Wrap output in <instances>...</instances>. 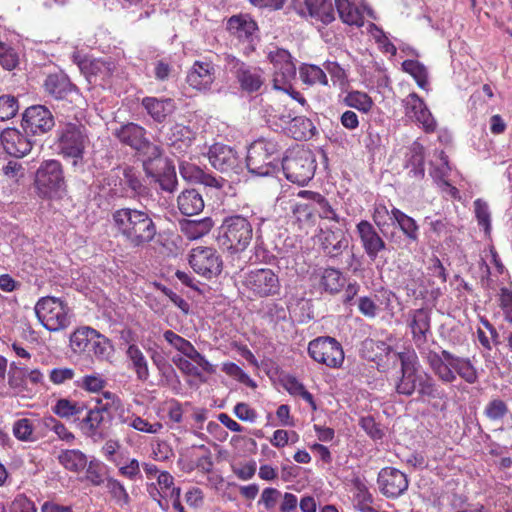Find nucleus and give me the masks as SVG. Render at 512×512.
Returning <instances> with one entry per match:
<instances>
[{
    "label": "nucleus",
    "instance_id": "6",
    "mask_svg": "<svg viewBox=\"0 0 512 512\" xmlns=\"http://www.w3.org/2000/svg\"><path fill=\"white\" fill-rule=\"evenodd\" d=\"M253 236L251 223L241 215L226 217L220 227L219 243L232 252H242Z\"/></svg>",
    "mask_w": 512,
    "mask_h": 512
},
{
    "label": "nucleus",
    "instance_id": "32",
    "mask_svg": "<svg viewBox=\"0 0 512 512\" xmlns=\"http://www.w3.org/2000/svg\"><path fill=\"white\" fill-rule=\"evenodd\" d=\"M320 287L329 294H337L346 284L342 272L336 268L328 267L318 272Z\"/></svg>",
    "mask_w": 512,
    "mask_h": 512
},
{
    "label": "nucleus",
    "instance_id": "41",
    "mask_svg": "<svg viewBox=\"0 0 512 512\" xmlns=\"http://www.w3.org/2000/svg\"><path fill=\"white\" fill-rule=\"evenodd\" d=\"M214 223L211 218L206 217L201 220H189L181 224L182 232L189 239H198L210 232Z\"/></svg>",
    "mask_w": 512,
    "mask_h": 512
},
{
    "label": "nucleus",
    "instance_id": "22",
    "mask_svg": "<svg viewBox=\"0 0 512 512\" xmlns=\"http://www.w3.org/2000/svg\"><path fill=\"white\" fill-rule=\"evenodd\" d=\"M318 241L324 254L330 258L339 257L349 246V239L341 229H320Z\"/></svg>",
    "mask_w": 512,
    "mask_h": 512
},
{
    "label": "nucleus",
    "instance_id": "39",
    "mask_svg": "<svg viewBox=\"0 0 512 512\" xmlns=\"http://www.w3.org/2000/svg\"><path fill=\"white\" fill-rule=\"evenodd\" d=\"M120 422L127 424L129 427L147 434H158L163 429L161 422H149L140 416L132 414L131 416H119Z\"/></svg>",
    "mask_w": 512,
    "mask_h": 512
},
{
    "label": "nucleus",
    "instance_id": "18",
    "mask_svg": "<svg viewBox=\"0 0 512 512\" xmlns=\"http://www.w3.org/2000/svg\"><path fill=\"white\" fill-rule=\"evenodd\" d=\"M405 116L423 126L427 131H434L436 122L426 106L424 100L415 92L410 93L402 100Z\"/></svg>",
    "mask_w": 512,
    "mask_h": 512
},
{
    "label": "nucleus",
    "instance_id": "26",
    "mask_svg": "<svg viewBox=\"0 0 512 512\" xmlns=\"http://www.w3.org/2000/svg\"><path fill=\"white\" fill-rule=\"evenodd\" d=\"M299 14L304 17L310 16L325 25L335 20L331 0H305V10H300Z\"/></svg>",
    "mask_w": 512,
    "mask_h": 512
},
{
    "label": "nucleus",
    "instance_id": "11",
    "mask_svg": "<svg viewBox=\"0 0 512 512\" xmlns=\"http://www.w3.org/2000/svg\"><path fill=\"white\" fill-rule=\"evenodd\" d=\"M36 187L44 197H52L65 186L62 165L57 160L44 161L36 172Z\"/></svg>",
    "mask_w": 512,
    "mask_h": 512
},
{
    "label": "nucleus",
    "instance_id": "49",
    "mask_svg": "<svg viewBox=\"0 0 512 512\" xmlns=\"http://www.w3.org/2000/svg\"><path fill=\"white\" fill-rule=\"evenodd\" d=\"M122 181L134 195L143 196L147 193V188L143 184L140 174L132 167L124 168Z\"/></svg>",
    "mask_w": 512,
    "mask_h": 512
},
{
    "label": "nucleus",
    "instance_id": "12",
    "mask_svg": "<svg viewBox=\"0 0 512 512\" xmlns=\"http://www.w3.org/2000/svg\"><path fill=\"white\" fill-rule=\"evenodd\" d=\"M243 285L257 297L274 296L280 291L278 275L268 268L254 269L246 273Z\"/></svg>",
    "mask_w": 512,
    "mask_h": 512
},
{
    "label": "nucleus",
    "instance_id": "8",
    "mask_svg": "<svg viewBox=\"0 0 512 512\" xmlns=\"http://www.w3.org/2000/svg\"><path fill=\"white\" fill-rule=\"evenodd\" d=\"M35 314L47 330L57 332L70 324L67 305L56 297H42L35 305Z\"/></svg>",
    "mask_w": 512,
    "mask_h": 512
},
{
    "label": "nucleus",
    "instance_id": "14",
    "mask_svg": "<svg viewBox=\"0 0 512 512\" xmlns=\"http://www.w3.org/2000/svg\"><path fill=\"white\" fill-rule=\"evenodd\" d=\"M227 68L235 75L243 91L253 93L264 84L263 71L259 67L248 65L232 55H227Z\"/></svg>",
    "mask_w": 512,
    "mask_h": 512
},
{
    "label": "nucleus",
    "instance_id": "47",
    "mask_svg": "<svg viewBox=\"0 0 512 512\" xmlns=\"http://www.w3.org/2000/svg\"><path fill=\"white\" fill-rule=\"evenodd\" d=\"M104 421V414L100 412L96 407L90 409L87 415L82 420V430L88 437H95L98 435V429Z\"/></svg>",
    "mask_w": 512,
    "mask_h": 512
},
{
    "label": "nucleus",
    "instance_id": "54",
    "mask_svg": "<svg viewBox=\"0 0 512 512\" xmlns=\"http://www.w3.org/2000/svg\"><path fill=\"white\" fill-rule=\"evenodd\" d=\"M42 422L43 426L46 429L53 431L57 435L58 439L65 441L67 443H70L74 440L75 437L73 433L70 432L63 423H61L54 417H44Z\"/></svg>",
    "mask_w": 512,
    "mask_h": 512
},
{
    "label": "nucleus",
    "instance_id": "21",
    "mask_svg": "<svg viewBox=\"0 0 512 512\" xmlns=\"http://www.w3.org/2000/svg\"><path fill=\"white\" fill-rule=\"evenodd\" d=\"M148 491L154 501L163 511H168V497L181 493V488L174 485V477L167 471H162L157 476V486L151 484Z\"/></svg>",
    "mask_w": 512,
    "mask_h": 512
},
{
    "label": "nucleus",
    "instance_id": "13",
    "mask_svg": "<svg viewBox=\"0 0 512 512\" xmlns=\"http://www.w3.org/2000/svg\"><path fill=\"white\" fill-rule=\"evenodd\" d=\"M189 264L199 275L211 279L218 276L223 267L220 254L215 248L198 246L191 250Z\"/></svg>",
    "mask_w": 512,
    "mask_h": 512
},
{
    "label": "nucleus",
    "instance_id": "60",
    "mask_svg": "<svg viewBox=\"0 0 512 512\" xmlns=\"http://www.w3.org/2000/svg\"><path fill=\"white\" fill-rule=\"evenodd\" d=\"M156 181L162 190L172 193L177 187V176L174 167L166 166L161 174L157 176Z\"/></svg>",
    "mask_w": 512,
    "mask_h": 512
},
{
    "label": "nucleus",
    "instance_id": "58",
    "mask_svg": "<svg viewBox=\"0 0 512 512\" xmlns=\"http://www.w3.org/2000/svg\"><path fill=\"white\" fill-rule=\"evenodd\" d=\"M222 371L230 377H233L237 381L249 386L256 387V383L250 378V376L244 372L237 364L233 362H226L222 365Z\"/></svg>",
    "mask_w": 512,
    "mask_h": 512
},
{
    "label": "nucleus",
    "instance_id": "24",
    "mask_svg": "<svg viewBox=\"0 0 512 512\" xmlns=\"http://www.w3.org/2000/svg\"><path fill=\"white\" fill-rule=\"evenodd\" d=\"M196 133L188 126L176 123L165 135V141L174 155H183L195 140Z\"/></svg>",
    "mask_w": 512,
    "mask_h": 512
},
{
    "label": "nucleus",
    "instance_id": "36",
    "mask_svg": "<svg viewBox=\"0 0 512 512\" xmlns=\"http://www.w3.org/2000/svg\"><path fill=\"white\" fill-rule=\"evenodd\" d=\"M391 220L396 223L402 233L410 242H417L419 239V226L417 222L400 209L393 207L391 209Z\"/></svg>",
    "mask_w": 512,
    "mask_h": 512
},
{
    "label": "nucleus",
    "instance_id": "50",
    "mask_svg": "<svg viewBox=\"0 0 512 512\" xmlns=\"http://www.w3.org/2000/svg\"><path fill=\"white\" fill-rule=\"evenodd\" d=\"M106 489L113 498V500L121 507L128 505L130 496L125 489L124 485L117 479L108 477L105 483Z\"/></svg>",
    "mask_w": 512,
    "mask_h": 512
},
{
    "label": "nucleus",
    "instance_id": "59",
    "mask_svg": "<svg viewBox=\"0 0 512 512\" xmlns=\"http://www.w3.org/2000/svg\"><path fill=\"white\" fill-rule=\"evenodd\" d=\"M203 170L193 163L181 161L179 163V173L181 177L190 183H199L203 177Z\"/></svg>",
    "mask_w": 512,
    "mask_h": 512
},
{
    "label": "nucleus",
    "instance_id": "57",
    "mask_svg": "<svg viewBox=\"0 0 512 512\" xmlns=\"http://www.w3.org/2000/svg\"><path fill=\"white\" fill-rule=\"evenodd\" d=\"M13 434L20 441H34L33 424L31 420L22 418L14 422Z\"/></svg>",
    "mask_w": 512,
    "mask_h": 512
},
{
    "label": "nucleus",
    "instance_id": "31",
    "mask_svg": "<svg viewBox=\"0 0 512 512\" xmlns=\"http://www.w3.org/2000/svg\"><path fill=\"white\" fill-rule=\"evenodd\" d=\"M145 134V129L135 123L123 125L115 132L116 137L121 143L135 150L141 149L143 146V143L147 139Z\"/></svg>",
    "mask_w": 512,
    "mask_h": 512
},
{
    "label": "nucleus",
    "instance_id": "7",
    "mask_svg": "<svg viewBox=\"0 0 512 512\" xmlns=\"http://www.w3.org/2000/svg\"><path fill=\"white\" fill-rule=\"evenodd\" d=\"M286 178L298 185L307 184L314 176L316 160L313 153L304 147L292 150L282 160Z\"/></svg>",
    "mask_w": 512,
    "mask_h": 512
},
{
    "label": "nucleus",
    "instance_id": "15",
    "mask_svg": "<svg viewBox=\"0 0 512 512\" xmlns=\"http://www.w3.org/2000/svg\"><path fill=\"white\" fill-rule=\"evenodd\" d=\"M406 324L412 341L419 350H424L431 331V311L427 308L412 309L407 313Z\"/></svg>",
    "mask_w": 512,
    "mask_h": 512
},
{
    "label": "nucleus",
    "instance_id": "35",
    "mask_svg": "<svg viewBox=\"0 0 512 512\" xmlns=\"http://www.w3.org/2000/svg\"><path fill=\"white\" fill-rule=\"evenodd\" d=\"M96 333L97 330L89 326H82L77 328L70 335L69 339L72 351L77 354L88 353Z\"/></svg>",
    "mask_w": 512,
    "mask_h": 512
},
{
    "label": "nucleus",
    "instance_id": "16",
    "mask_svg": "<svg viewBox=\"0 0 512 512\" xmlns=\"http://www.w3.org/2000/svg\"><path fill=\"white\" fill-rule=\"evenodd\" d=\"M216 65L209 59L196 60L186 76V83L194 90L208 92L216 80Z\"/></svg>",
    "mask_w": 512,
    "mask_h": 512
},
{
    "label": "nucleus",
    "instance_id": "52",
    "mask_svg": "<svg viewBox=\"0 0 512 512\" xmlns=\"http://www.w3.org/2000/svg\"><path fill=\"white\" fill-rule=\"evenodd\" d=\"M112 351L109 339L97 331L88 353H92L98 359L106 360L110 357Z\"/></svg>",
    "mask_w": 512,
    "mask_h": 512
},
{
    "label": "nucleus",
    "instance_id": "27",
    "mask_svg": "<svg viewBox=\"0 0 512 512\" xmlns=\"http://www.w3.org/2000/svg\"><path fill=\"white\" fill-rule=\"evenodd\" d=\"M43 87L48 95L57 100L65 99L69 94L76 91V87L70 82L69 78L61 73L48 75Z\"/></svg>",
    "mask_w": 512,
    "mask_h": 512
},
{
    "label": "nucleus",
    "instance_id": "53",
    "mask_svg": "<svg viewBox=\"0 0 512 512\" xmlns=\"http://www.w3.org/2000/svg\"><path fill=\"white\" fill-rule=\"evenodd\" d=\"M53 412L61 418H70L78 415L82 412V406L67 398H61L57 400L56 404L52 408Z\"/></svg>",
    "mask_w": 512,
    "mask_h": 512
},
{
    "label": "nucleus",
    "instance_id": "19",
    "mask_svg": "<svg viewBox=\"0 0 512 512\" xmlns=\"http://www.w3.org/2000/svg\"><path fill=\"white\" fill-rule=\"evenodd\" d=\"M378 486L383 495L397 498L408 488V479L400 470L393 467H385L378 474Z\"/></svg>",
    "mask_w": 512,
    "mask_h": 512
},
{
    "label": "nucleus",
    "instance_id": "20",
    "mask_svg": "<svg viewBox=\"0 0 512 512\" xmlns=\"http://www.w3.org/2000/svg\"><path fill=\"white\" fill-rule=\"evenodd\" d=\"M356 231L366 255L374 261L379 252L386 249L385 241L367 220H361L356 225Z\"/></svg>",
    "mask_w": 512,
    "mask_h": 512
},
{
    "label": "nucleus",
    "instance_id": "9",
    "mask_svg": "<svg viewBox=\"0 0 512 512\" xmlns=\"http://www.w3.org/2000/svg\"><path fill=\"white\" fill-rule=\"evenodd\" d=\"M308 354L314 361L330 368H339L344 362V351L341 344L328 336L310 341Z\"/></svg>",
    "mask_w": 512,
    "mask_h": 512
},
{
    "label": "nucleus",
    "instance_id": "44",
    "mask_svg": "<svg viewBox=\"0 0 512 512\" xmlns=\"http://www.w3.org/2000/svg\"><path fill=\"white\" fill-rule=\"evenodd\" d=\"M402 67L405 72L409 73L414 78L421 89L428 90V71L422 63L409 59L402 63Z\"/></svg>",
    "mask_w": 512,
    "mask_h": 512
},
{
    "label": "nucleus",
    "instance_id": "63",
    "mask_svg": "<svg viewBox=\"0 0 512 512\" xmlns=\"http://www.w3.org/2000/svg\"><path fill=\"white\" fill-rule=\"evenodd\" d=\"M115 465L119 468V474L129 480H136L141 476L140 463L135 458L128 459L125 463L115 462Z\"/></svg>",
    "mask_w": 512,
    "mask_h": 512
},
{
    "label": "nucleus",
    "instance_id": "2",
    "mask_svg": "<svg viewBox=\"0 0 512 512\" xmlns=\"http://www.w3.org/2000/svg\"><path fill=\"white\" fill-rule=\"evenodd\" d=\"M395 356L401 362V376L395 383V390L398 394L411 396L416 392L419 399L439 398L438 385L431 375L419 370L416 356L400 352L395 353Z\"/></svg>",
    "mask_w": 512,
    "mask_h": 512
},
{
    "label": "nucleus",
    "instance_id": "56",
    "mask_svg": "<svg viewBox=\"0 0 512 512\" xmlns=\"http://www.w3.org/2000/svg\"><path fill=\"white\" fill-rule=\"evenodd\" d=\"M19 64V55L15 49L5 43L0 42V65L11 71Z\"/></svg>",
    "mask_w": 512,
    "mask_h": 512
},
{
    "label": "nucleus",
    "instance_id": "30",
    "mask_svg": "<svg viewBox=\"0 0 512 512\" xmlns=\"http://www.w3.org/2000/svg\"><path fill=\"white\" fill-rule=\"evenodd\" d=\"M227 29L240 40H252L257 30L256 22L249 15H235L227 22Z\"/></svg>",
    "mask_w": 512,
    "mask_h": 512
},
{
    "label": "nucleus",
    "instance_id": "40",
    "mask_svg": "<svg viewBox=\"0 0 512 512\" xmlns=\"http://www.w3.org/2000/svg\"><path fill=\"white\" fill-rule=\"evenodd\" d=\"M59 462L69 471H83L88 463L87 456L80 450L72 449L63 451L59 457Z\"/></svg>",
    "mask_w": 512,
    "mask_h": 512
},
{
    "label": "nucleus",
    "instance_id": "17",
    "mask_svg": "<svg viewBox=\"0 0 512 512\" xmlns=\"http://www.w3.org/2000/svg\"><path fill=\"white\" fill-rule=\"evenodd\" d=\"M21 125L26 133L38 135L50 131L55 122L48 108L42 105H33L23 113Z\"/></svg>",
    "mask_w": 512,
    "mask_h": 512
},
{
    "label": "nucleus",
    "instance_id": "4",
    "mask_svg": "<svg viewBox=\"0 0 512 512\" xmlns=\"http://www.w3.org/2000/svg\"><path fill=\"white\" fill-rule=\"evenodd\" d=\"M89 143L87 129L82 124L66 123L57 131L59 154L71 162L74 172H84V152Z\"/></svg>",
    "mask_w": 512,
    "mask_h": 512
},
{
    "label": "nucleus",
    "instance_id": "34",
    "mask_svg": "<svg viewBox=\"0 0 512 512\" xmlns=\"http://www.w3.org/2000/svg\"><path fill=\"white\" fill-rule=\"evenodd\" d=\"M142 105L147 113L157 122H162L175 108L174 102L170 98L145 97L142 100Z\"/></svg>",
    "mask_w": 512,
    "mask_h": 512
},
{
    "label": "nucleus",
    "instance_id": "51",
    "mask_svg": "<svg viewBox=\"0 0 512 512\" xmlns=\"http://www.w3.org/2000/svg\"><path fill=\"white\" fill-rule=\"evenodd\" d=\"M509 412L508 405L500 398L490 400L483 411V414L493 422L502 420Z\"/></svg>",
    "mask_w": 512,
    "mask_h": 512
},
{
    "label": "nucleus",
    "instance_id": "5",
    "mask_svg": "<svg viewBox=\"0 0 512 512\" xmlns=\"http://www.w3.org/2000/svg\"><path fill=\"white\" fill-rule=\"evenodd\" d=\"M280 154L277 143L260 139L248 149L246 165L250 173L256 176H268L279 167Z\"/></svg>",
    "mask_w": 512,
    "mask_h": 512
},
{
    "label": "nucleus",
    "instance_id": "55",
    "mask_svg": "<svg viewBox=\"0 0 512 512\" xmlns=\"http://www.w3.org/2000/svg\"><path fill=\"white\" fill-rule=\"evenodd\" d=\"M19 110L18 99L12 95L0 96V121L13 118Z\"/></svg>",
    "mask_w": 512,
    "mask_h": 512
},
{
    "label": "nucleus",
    "instance_id": "48",
    "mask_svg": "<svg viewBox=\"0 0 512 512\" xmlns=\"http://www.w3.org/2000/svg\"><path fill=\"white\" fill-rule=\"evenodd\" d=\"M77 387L89 392L98 393L107 385L106 379L99 373L87 374L75 381Z\"/></svg>",
    "mask_w": 512,
    "mask_h": 512
},
{
    "label": "nucleus",
    "instance_id": "25",
    "mask_svg": "<svg viewBox=\"0 0 512 512\" xmlns=\"http://www.w3.org/2000/svg\"><path fill=\"white\" fill-rule=\"evenodd\" d=\"M210 164L223 173L234 170L238 165L236 152L228 145L222 143L213 144L208 151Z\"/></svg>",
    "mask_w": 512,
    "mask_h": 512
},
{
    "label": "nucleus",
    "instance_id": "33",
    "mask_svg": "<svg viewBox=\"0 0 512 512\" xmlns=\"http://www.w3.org/2000/svg\"><path fill=\"white\" fill-rule=\"evenodd\" d=\"M406 158L405 166L409 169L408 175L417 180L422 179L425 175L424 147L420 143L414 142L409 147Z\"/></svg>",
    "mask_w": 512,
    "mask_h": 512
},
{
    "label": "nucleus",
    "instance_id": "29",
    "mask_svg": "<svg viewBox=\"0 0 512 512\" xmlns=\"http://www.w3.org/2000/svg\"><path fill=\"white\" fill-rule=\"evenodd\" d=\"M284 123H290L289 132L296 140L309 139L315 134L312 121L303 116H293L292 113L279 117Z\"/></svg>",
    "mask_w": 512,
    "mask_h": 512
},
{
    "label": "nucleus",
    "instance_id": "46",
    "mask_svg": "<svg viewBox=\"0 0 512 512\" xmlns=\"http://www.w3.org/2000/svg\"><path fill=\"white\" fill-rule=\"evenodd\" d=\"M344 103L347 106L357 109L363 113H368L373 106L371 97L367 93L361 91L349 92L344 98Z\"/></svg>",
    "mask_w": 512,
    "mask_h": 512
},
{
    "label": "nucleus",
    "instance_id": "61",
    "mask_svg": "<svg viewBox=\"0 0 512 512\" xmlns=\"http://www.w3.org/2000/svg\"><path fill=\"white\" fill-rule=\"evenodd\" d=\"M372 220L380 231L384 232L386 226H388V220H391V210L382 202L375 203L372 212Z\"/></svg>",
    "mask_w": 512,
    "mask_h": 512
},
{
    "label": "nucleus",
    "instance_id": "45",
    "mask_svg": "<svg viewBox=\"0 0 512 512\" xmlns=\"http://www.w3.org/2000/svg\"><path fill=\"white\" fill-rule=\"evenodd\" d=\"M301 80L308 85H327L328 79L323 69L316 65L305 64L299 71Z\"/></svg>",
    "mask_w": 512,
    "mask_h": 512
},
{
    "label": "nucleus",
    "instance_id": "62",
    "mask_svg": "<svg viewBox=\"0 0 512 512\" xmlns=\"http://www.w3.org/2000/svg\"><path fill=\"white\" fill-rule=\"evenodd\" d=\"M163 337L174 349L182 353L184 356L187 355L193 346L190 341L176 334L172 330H166L163 333Z\"/></svg>",
    "mask_w": 512,
    "mask_h": 512
},
{
    "label": "nucleus",
    "instance_id": "10",
    "mask_svg": "<svg viewBox=\"0 0 512 512\" xmlns=\"http://www.w3.org/2000/svg\"><path fill=\"white\" fill-rule=\"evenodd\" d=\"M270 62L274 66L272 84L275 90L289 92L291 82L296 76V66L290 53L285 49L277 48L268 54Z\"/></svg>",
    "mask_w": 512,
    "mask_h": 512
},
{
    "label": "nucleus",
    "instance_id": "64",
    "mask_svg": "<svg viewBox=\"0 0 512 512\" xmlns=\"http://www.w3.org/2000/svg\"><path fill=\"white\" fill-rule=\"evenodd\" d=\"M303 201L295 202L292 211L299 221H308L315 214V206L313 201L302 198Z\"/></svg>",
    "mask_w": 512,
    "mask_h": 512
},
{
    "label": "nucleus",
    "instance_id": "3",
    "mask_svg": "<svg viewBox=\"0 0 512 512\" xmlns=\"http://www.w3.org/2000/svg\"><path fill=\"white\" fill-rule=\"evenodd\" d=\"M422 353L429 368L442 383H453L457 375L469 384L477 382L478 373L470 359L458 357L447 350L441 353L432 350Z\"/></svg>",
    "mask_w": 512,
    "mask_h": 512
},
{
    "label": "nucleus",
    "instance_id": "23",
    "mask_svg": "<svg viewBox=\"0 0 512 512\" xmlns=\"http://www.w3.org/2000/svg\"><path fill=\"white\" fill-rule=\"evenodd\" d=\"M3 149L7 154L21 158L32 149V141L16 128H6L0 136Z\"/></svg>",
    "mask_w": 512,
    "mask_h": 512
},
{
    "label": "nucleus",
    "instance_id": "43",
    "mask_svg": "<svg viewBox=\"0 0 512 512\" xmlns=\"http://www.w3.org/2000/svg\"><path fill=\"white\" fill-rule=\"evenodd\" d=\"M96 408L103 414L112 417L113 414L123 411V403L121 399L112 392L106 391L96 400Z\"/></svg>",
    "mask_w": 512,
    "mask_h": 512
},
{
    "label": "nucleus",
    "instance_id": "28",
    "mask_svg": "<svg viewBox=\"0 0 512 512\" xmlns=\"http://www.w3.org/2000/svg\"><path fill=\"white\" fill-rule=\"evenodd\" d=\"M205 206L202 195L196 189H186L177 197V207L185 216L197 215Z\"/></svg>",
    "mask_w": 512,
    "mask_h": 512
},
{
    "label": "nucleus",
    "instance_id": "38",
    "mask_svg": "<svg viewBox=\"0 0 512 512\" xmlns=\"http://www.w3.org/2000/svg\"><path fill=\"white\" fill-rule=\"evenodd\" d=\"M127 357L132 364L138 380L145 382L149 379L150 373L148 362L141 349L134 344L128 346Z\"/></svg>",
    "mask_w": 512,
    "mask_h": 512
},
{
    "label": "nucleus",
    "instance_id": "37",
    "mask_svg": "<svg viewBox=\"0 0 512 512\" xmlns=\"http://www.w3.org/2000/svg\"><path fill=\"white\" fill-rule=\"evenodd\" d=\"M298 197L313 201V205L315 206V213H318L319 217L333 220L337 223L340 222L338 214L321 194L313 191L303 190L298 193Z\"/></svg>",
    "mask_w": 512,
    "mask_h": 512
},
{
    "label": "nucleus",
    "instance_id": "1",
    "mask_svg": "<svg viewBox=\"0 0 512 512\" xmlns=\"http://www.w3.org/2000/svg\"><path fill=\"white\" fill-rule=\"evenodd\" d=\"M111 227L130 248L141 250L157 235V226L152 213L145 209L123 207L111 213Z\"/></svg>",
    "mask_w": 512,
    "mask_h": 512
},
{
    "label": "nucleus",
    "instance_id": "42",
    "mask_svg": "<svg viewBox=\"0 0 512 512\" xmlns=\"http://www.w3.org/2000/svg\"><path fill=\"white\" fill-rule=\"evenodd\" d=\"M336 7L340 19L348 24L362 26L363 17L358 8L351 4L348 0H336Z\"/></svg>",
    "mask_w": 512,
    "mask_h": 512
}]
</instances>
